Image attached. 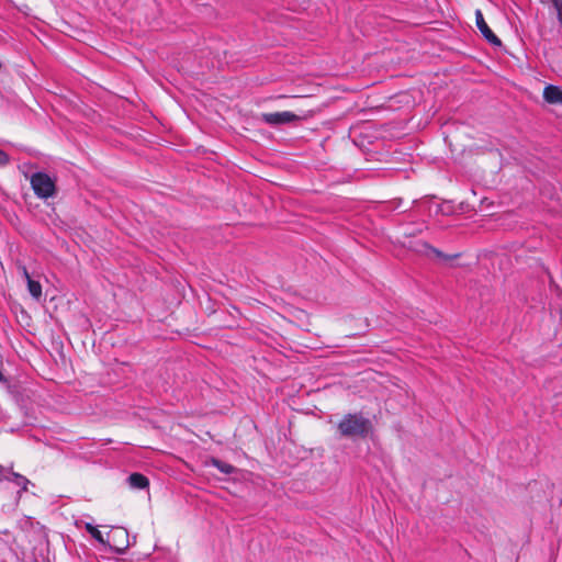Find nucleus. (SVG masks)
Listing matches in <instances>:
<instances>
[{"mask_svg": "<svg viewBox=\"0 0 562 562\" xmlns=\"http://www.w3.org/2000/svg\"><path fill=\"white\" fill-rule=\"evenodd\" d=\"M371 430V422L360 413H349L337 423V432L340 438H366Z\"/></svg>", "mask_w": 562, "mask_h": 562, "instance_id": "f257e3e1", "label": "nucleus"}, {"mask_svg": "<svg viewBox=\"0 0 562 562\" xmlns=\"http://www.w3.org/2000/svg\"><path fill=\"white\" fill-rule=\"evenodd\" d=\"M31 186L36 196L41 199H48L55 195V181L45 172H35L31 177Z\"/></svg>", "mask_w": 562, "mask_h": 562, "instance_id": "f03ea898", "label": "nucleus"}, {"mask_svg": "<svg viewBox=\"0 0 562 562\" xmlns=\"http://www.w3.org/2000/svg\"><path fill=\"white\" fill-rule=\"evenodd\" d=\"M106 543L117 552H124L128 548V533L124 528H114L106 536Z\"/></svg>", "mask_w": 562, "mask_h": 562, "instance_id": "7ed1b4c3", "label": "nucleus"}, {"mask_svg": "<svg viewBox=\"0 0 562 562\" xmlns=\"http://www.w3.org/2000/svg\"><path fill=\"white\" fill-rule=\"evenodd\" d=\"M475 20H476V26L480 30V32L482 33V35L485 37V40L488 43H491L492 45L501 46L502 45L501 40L488 27L481 10L475 11Z\"/></svg>", "mask_w": 562, "mask_h": 562, "instance_id": "20e7f679", "label": "nucleus"}, {"mask_svg": "<svg viewBox=\"0 0 562 562\" xmlns=\"http://www.w3.org/2000/svg\"><path fill=\"white\" fill-rule=\"evenodd\" d=\"M297 116L290 112V111H283V112H274V113H263L262 120L270 125H281L286 124L295 121Z\"/></svg>", "mask_w": 562, "mask_h": 562, "instance_id": "39448f33", "label": "nucleus"}, {"mask_svg": "<svg viewBox=\"0 0 562 562\" xmlns=\"http://www.w3.org/2000/svg\"><path fill=\"white\" fill-rule=\"evenodd\" d=\"M543 98L548 103H562V89L557 86L549 85L543 90Z\"/></svg>", "mask_w": 562, "mask_h": 562, "instance_id": "423d86ee", "label": "nucleus"}, {"mask_svg": "<svg viewBox=\"0 0 562 562\" xmlns=\"http://www.w3.org/2000/svg\"><path fill=\"white\" fill-rule=\"evenodd\" d=\"M127 481L130 486L136 490H144L149 485L148 479L140 473H132Z\"/></svg>", "mask_w": 562, "mask_h": 562, "instance_id": "0eeeda50", "label": "nucleus"}, {"mask_svg": "<svg viewBox=\"0 0 562 562\" xmlns=\"http://www.w3.org/2000/svg\"><path fill=\"white\" fill-rule=\"evenodd\" d=\"M27 283V289H29V292L30 294L35 299V300H40L41 296H42V285L38 281H35L33 279H29L26 281Z\"/></svg>", "mask_w": 562, "mask_h": 562, "instance_id": "6e6552de", "label": "nucleus"}, {"mask_svg": "<svg viewBox=\"0 0 562 562\" xmlns=\"http://www.w3.org/2000/svg\"><path fill=\"white\" fill-rule=\"evenodd\" d=\"M211 463L213 467H215L218 471H221L224 474H232L236 471V469L232 464L223 462L218 459H212Z\"/></svg>", "mask_w": 562, "mask_h": 562, "instance_id": "1a4fd4ad", "label": "nucleus"}, {"mask_svg": "<svg viewBox=\"0 0 562 562\" xmlns=\"http://www.w3.org/2000/svg\"><path fill=\"white\" fill-rule=\"evenodd\" d=\"M8 481L14 482L18 486L22 488V491H26L27 484L30 483V481L25 476L12 471L10 472V477H8Z\"/></svg>", "mask_w": 562, "mask_h": 562, "instance_id": "9d476101", "label": "nucleus"}, {"mask_svg": "<svg viewBox=\"0 0 562 562\" xmlns=\"http://www.w3.org/2000/svg\"><path fill=\"white\" fill-rule=\"evenodd\" d=\"M85 528L86 530L91 535V537L93 539H95L98 542L102 543V544H105L106 543V539H104L103 535L101 533V531L98 530L97 527H94L92 524L90 522H87L85 525Z\"/></svg>", "mask_w": 562, "mask_h": 562, "instance_id": "9b49d317", "label": "nucleus"}, {"mask_svg": "<svg viewBox=\"0 0 562 562\" xmlns=\"http://www.w3.org/2000/svg\"><path fill=\"white\" fill-rule=\"evenodd\" d=\"M542 4L551 3L557 11L559 24L562 27V0H539Z\"/></svg>", "mask_w": 562, "mask_h": 562, "instance_id": "f8f14e48", "label": "nucleus"}, {"mask_svg": "<svg viewBox=\"0 0 562 562\" xmlns=\"http://www.w3.org/2000/svg\"><path fill=\"white\" fill-rule=\"evenodd\" d=\"M10 472L11 471L0 464V480H8V477H10Z\"/></svg>", "mask_w": 562, "mask_h": 562, "instance_id": "ddd939ff", "label": "nucleus"}, {"mask_svg": "<svg viewBox=\"0 0 562 562\" xmlns=\"http://www.w3.org/2000/svg\"><path fill=\"white\" fill-rule=\"evenodd\" d=\"M8 162H9L8 154L0 149V166H5Z\"/></svg>", "mask_w": 562, "mask_h": 562, "instance_id": "4468645a", "label": "nucleus"}, {"mask_svg": "<svg viewBox=\"0 0 562 562\" xmlns=\"http://www.w3.org/2000/svg\"><path fill=\"white\" fill-rule=\"evenodd\" d=\"M19 269H20V271H21L22 276L24 277V279H25L26 281H27L29 279H32V278H31V276H30V273H29V271H27V269H26V267L21 266Z\"/></svg>", "mask_w": 562, "mask_h": 562, "instance_id": "2eb2a0df", "label": "nucleus"}]
</instances>
